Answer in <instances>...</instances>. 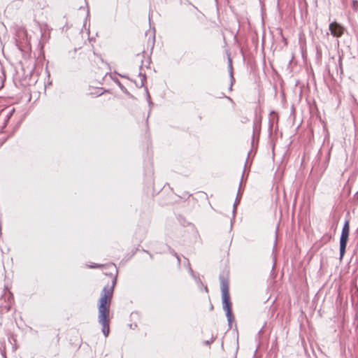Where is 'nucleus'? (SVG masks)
I'll return each mask as SVG.
<instances>
[{
  "label": "nucleus",
  "instance_id": "obj_1",
  "mask_svg": "<svg viewBox=\"0 0 358 358\" xmlns=\"http://www.w3.org/2000/svg\"><path fill=\"white\" fill-rule=\"evenodd\" d=\"M116 278L112 281L111 285H106L103 287L98 306V321L102 325V332L105 336L109 334V313L110 305L113 294Z\"/></svg>",
  "mask_w": 358,
  "mask_h": 358
},
{
  "label": "nucleus",
  "instance_id": "obj_2",
  "mask_svg": "<svg viewBox=\"0 0 358 358\" xmlns=\"http://www.w3.org/2000/svg\"><path fill=\"white\" fill-rule=\"evenodd\" d=\"M220 281L222 292L223 309L226 312V316L227 317L228 322L230 324L233 320V314L231 310L232 304L231 302L230 301L229 295V282L228 278L225 277L224 275H220Z\"/></svg>",
  "mask_w": 358,
  "mask_h": 358
},
{
  "label": "nucleus",
  "instance_id": "obj_3",
  "mask_svg": "<svg viewBox=\"0 0 358 358\" xmlns=\"http://www.w3.org/2000/svg\"><path fill=\"white\" fill-rule=\"evenodd\" d=\"M350 233V224L349 221L346 220L342 229L341 238H340V258L342 259L345 252V248L348 241V236Z\"/></svg>",
  "mask_w": 358,
  "mask_h": 358
},
{
  "label": "nucleus",
  "instance_id": "obj_4",
  "mask_svg": "<svg viewBox=\"0 0 358 358\" xmlns=\"http://www.w3.org/2000/svg\"><path fill=\"white\" fill-rule=\"evenodd\" d=\"M329 29L334 37L339 38L343 34L344 28L336 22L330 23Z\"/></svg>",
  "mask_w": 358,
  "mask_h": 358
},
{
  "label": "nucleus",
  "instance_id": "obj_5",
  "mask_svg": "<svg viewBox=\"0 0 358 358\" xmlns=\"http://www.w3.org/2000/svg\"><path fill=\"white\" fill-rule=\"evenodd\" d=\"M229 69H230V76H231V87L230 89L231 90V87L233 85V81L234 80V78L233 76V68L231 64V60L229 59Z\"/></svg>",
  "mask_w": 358,
  "mask_h": 358
},
{
  "label": "nucleus",
  "instance_id": "obj_6",
  "mask_svg": "<svg viewBox=\"0 0 358 358\" xmlns=\"http://www.w3.org/2000/svg\"><path fill=\"white\" fill-rule=\"evenodd\" d=\"M352 8L355 11L358 10V1L357 0H353L352 3Z\"/></svg>",
  "mask_w": 358,
  "mask_h": 358
},
{
  "label": "nucleus",
  "instance_id": "obj_7",
  "mask_svg": "<svg viewBox=\"0 0 358 358\" xmlns=\"http://www.w3.org/2000/svg\"><path fill=\"white\" fill-rule=\"evenodd\" d=\"M213 341H214V338H212L210 341H204V343L206 345H209L210 343H213Z\"/></svg>",
  "mask_w": 358,
  "mask_h": 358
},
{
  "label": "nucleus",
  "instance_id": "obj_8",
  "mask_svg": "<svg viewBox=\"0 0 358 358\" xmlns=\"http://www.w3.org/2000/svg\"><path fill=\"white\" fill-rule=\"evenodd\" d=\"M339 66H340L341 72L342 73L343 69H342V64H341V58L339 59Z\"/></svg>",
  "mask_w": 358,
  "mask_h": 358
},
{
  "label": "nucleus",
  "instance_id": "obj_9",
  "mask_svg": "<svg viewBox=\"0 0 358 358\" xmlns=\"http://www.w3.org/2000/svg\"><path fill=\"white\" fill-rule=\"evenodd\" d=\"M145 80V76H143V78H141V86L143 85V80Z\"/></svg>",
  "mask_w": 358,
  "mask_h": 358
},
{
  "label": "nucleus",
  "instance_id": "obj_10",
  "mask_svg": "<svg viewBox=\"0 0 358 358\" xmlns=\"http://www.w3.org/2000/svg\"><path fill=\"white\" fill-rule=\"evenodd\" d=\"M13 111H14V110H13L12 111H10V112L9 113V114H8V115H7V117H8V118H9V117H10V115H12V113H13Z\"/></svg>",
  "mask_w": 358,
  "mask_h": 358
},
{
  "label": "nucleus",
  "instance_id": "obj_11",
  "mask_svg": "<svg viewBox=\"0 0 358 358\" xmlns=\"http://www.w3.org/2000/svg\"><path fill=\"white\" fill-rule=\"evenodd\" d=\"M236 203H238V199H236V202L234 203V208H236Z\"/></svg>",
  "mask_w": 358,
  "mask_h": 358
}]
</instances>
